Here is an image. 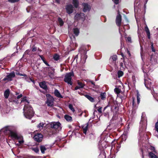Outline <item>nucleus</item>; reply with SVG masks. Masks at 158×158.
<instances>
[{
	"mask_svg": "<svg viewBox=\"0 0 158 158\" xmlns=\"http://www.w3.org/2000/svg\"><path fill=\"white\" fill-rule=\"evenodd\" d=\"M55 60H58L59 59V56L57 54H55L53 56V57Z\"/></svg>",
	"mask_w": 158,
	"mask_h": 158,
	"instance_id": "obj_34",
	"label": "nucleus"
},
{
	"mask_svg": "<svg viewBox=\"0 0 158 158\" xmlns=\"http://www.w3.org/2000/svg\"><path fill=\"white\" fill-rule=\"evenodd\" d=\"M73 76L74 74L73 72L67 73L65 76L64 81L67 83L68 85H72L73 84L71 81L72 77Z\"/></svg>",
	"mask_w": 158,
	"mask_h": 158,
	"instance_id": "obj_4",
	"label": "nucleus"
},
{
	"mask_svg": "<svg viewBox=\"0 0 158 158\" xmlns=\"http://www.w3.org/2000/svg\"><path fill=\"white\" fill-rule=\"evenodd\" d=\"M126 40L128 42H131V38L130 37H127V39Z\"/></svg>",
	"mask_w": 158,
	"mask_h": 158,
	"instance_id": "obj_46",
	"label": "nucleus"
},
{
	"mask_svg": "<svg viewBox=\"0 0 158 158\" xmlns=\"http://www.w3.org/2000/svg\"><path fill=\"white\" fill-rule=\"evenodd\" d=\"M155 129L158 133V120L157 122L156 123L155 126Z\"/></svg>",
	"mask_w": 158,
	"mask_h": 158,
	"instance_id": "obj_37",
	"label": "nucleus"
},
{
	"mask_svg": "<svg viewBox=\"0 0 158 158\" xmlns=\"http://www.w3.org/2000/svg\"><path fill=\"white\" fill-rule=\"evenodd\" d=\"M117 59V56L116 55H113L112 56H111L110 59V61H113V63L114 64L115 63L114 62Z\"/></svg>",
	"mask_w": 158,
	"mask_h": 158,
	"instance_id": "obj_20",
	"label": "nucleus"
},
{
	"mask_svg": "<svg viewBox=\"0 0 158 158\" xmlns=\"http://www.w3.org/2000/svg\"><path fill=\"white\" fill-rule=\"evenodd\" d=\"M83 11L85 12L89 11L91 9V6L87 3H83L82 4Z\"/></svg>",
	"mask_w": 158,
	"mask_h": 158,
	"instance_id": "obj_9",
	"label": "nucleus"
},
{
	"mask_svg": "<svg viewBox=\"0 0 158 158\" xmlns=\"http://www.w3.org/2000/svg\"><path fill=\"white\" fill-rule=\"evenodd\" d=\"M65 119L68 121L71 122L72 121V118L68 115H65L64 116Z\"/></svg>",
	"mask_w": 158,
	"mask_h": 158,
	"instance_id": "obj_22",
	"label": "nucleus"
},
{
	"mask_svg": "<svg viewBox=\"0 0 158 158\" xmlns=\"http://www.w3.org/2000/svg\"><path fill=\"white\" fill-rule=\"evenodd\" d=\"M135 99L134 98H133V100H132V106L134 107L135 106Z\"/></svg>",
	"mask_w": 158,
	"mask_h": 158,
	"instance_id": "obj_47",
	"label": "nucleus"
},
{
	"mask_svg": "<svg viewBox=\"0 0 158 158\" xmlns=\"http://www.w3.org/2000/svg\"><path fill=\"white\" fill-rule=\"evenodd\" d=\"M81 88L78 85L76 86L75 88V90H77L78 89H79Z\"/></svg>",
	"mask_w": 158,
	"mask_h": 158,
	"instance_id": "obj_52",
	"label": "nucleus"
},
{
	"mask_svg": "<svg viewBox=\"0 0 158 158\" xmlns=\"http://www.w3.org/2000/svg\"><path fill=\"white\" fill-rule=\"evenodd\" d=\"M2 130L5 134L8 135L12 138L18 139L19 144H21L23 143V137L18 134L15 127L12 126H6L4 127Z\"/></svg>",
	"mask_w": 158,
	"mask_h": 158,
	"instance_id": "obj_1",
	"label": "nucleus"
},
{
	"mask_svg": "<svg viewBox=\"0 0 158 158\" xmlns=\"http://www.w3.org/2000/svg\"><path fill=\"white\" fill-rule=\"evenodd\" d=\"M123 72L120 70H119L118 72V78L120 77L123 76Z\"/></svg>",
	"mask_w": 158,
	"mask_h": 158,
	"instance_id": "obj_32",
	"label": "nucleus"
},
{
	"mask_svg": "<svg viewBox=\"0 0 158 158\" xmlns=\"http://www.w3.org/2000/svg\"><path fill=\"white\" fill-rule=\"evenodd\" d=\"M36 50V48L35 47H33L32 49V51L33 52L35 51Z\"/></svg>",
	"mask_w": 158,
	"mask_h": 158,
	"instance_id": "obj_53",
	"label": "nucleus"
},
{
	"mask_svg": "<svg viewBox=\"0 0 158 158\" xmlns=\"http://www.w3.org/2000/svg\"><path fill=\"white\" fill-rule=\"evenodd\" d=\"M27 97L22 98L21 102L24 103V106L23 109L24 115L26 118L31 119L34 116V112L32 107L29 105V102L27 100Z\"/></svg>",
	"mask_w": 158,
	"mask_h": 158,
	"instance_id": "obj_2",
	"label": "nucleus"
},
{
	"mask_svg": "<svg viewBox=\"0 0 158 158\" xmlns=\"http://www.w3.org/2000/svg\"><path fill=\"white\" fill-rule=\"evenodd\" d=\"M39 85L41 88L44 89L45 90H46L47 89V86L46 85L45 81L40 82L39 83Z\"/></svg>",
	"mask_w": 158,
	"mask_h": 158,
	"instance_id": "obj_16",
	"label": "nucleus"
},
{
	"mask_svg": "<svg viewBox=\"0 0 158 158\" xmlns=\"http://www.w3.org/2000/svg\"><path fill=\"white\" fill-rule=\"evenodd\" d=\"M147 119L144 113H143L141 116V118L140 122L139 131L142 132L145 131L147 125Z\"/></svg>",
	"mask_w": 158,
	"mask_h": 158,
	"instance_id": "obj_3",
	"label": "nucleus"
},
{
	"mask_svg": "<svg viewBox=\"0 0 158 158\" xmlns=\"http://www.w3.org/2000/svg\"><path fill=\"white\" fill-rule=\"evenodd\" d=\"M51 128L59 131L61 129V124L59 122H52L50 123Z\"/></svg>",
	"mask_w": 158,
	"mask_h": 158,
	"instance_id": "obj_6",
	"label": "nucleus"
},
{
	"mask_svg": "<svg viewBox=\"0 0 158 158\" xmlns=\"http://www.w3.org/2000/svg\"><path fill=\"white\" fill-rule=\"evenodd\" d=\"M56 2L58 3H59L60 2V0H55Z\"/></svg>",
	"mask_w": 158,
	"mask_h": 158,
	"instance_id": "obj_56",
	"label": "nucleus"
},
{
	"mask_svg": "<svg viewBox=\"0 0 158 158\" xmlns=\"http://www.w3.org/2000/svg\"><path fill=\"white\" fill-rule=\"evenodd\" d=\"M105 154V153L103 152L101 153L99 156V158H100L101 157H102L103 158H105L106 156Z\"/></svg>",
	"mask_w": 158,
	"mask_h": 158,
	"instance_id": "obj_41",
	"label": "nucleus"
},
{
	"mask_svg": "<svg viewBox=\"0 0 158 158\" xmlns=\"http://www.w3.org/2000/svg\"><path fill=\"white\" fill-rule=\"evenodd\" d=\"M58 20L60 25L61 26H63L64 24V22L62 19L59 17L58 18Z\"/></svg>",
	"mask_w": 158,
	"mask_h": 158,
	"instance_id": "obj_28",
	"label": "nucleus"
},
{
	"mask_svg": "<svg viewBox=\"0 0 158 158\" xmlns=\"http://www.w3.org/2000/svg\"><path fill=\"white\" fill-rule=\"evenodd\" d=\"M15 76L14 72L10 73L8 75H7L6 77L4 78V80H7L8 81H10L12 80V78L14 77Z\"/></svg>",
	"mask_w": 158,
	"mask_h": 158,
	"instance_id": "obj_14",
	"label": "nucleus"
},
{
	"mask_svg": "<svg viewBox=\"0 0 158 158\" xmlns=\"http://www.w3.org/2000/svg\"><path fill=\"white\" fill-rule=\"evenodd\" d=\"M43 62L47 66H49V64L47 63V62L45 60H43Z\"/></svg>",
	"mask_w": 158,
	"mask_h": 158,
	"instance_id": "obj_51",
	"label": "nucleus"
},
{
	"mask_svg": "<svg viewBox=\"0 0 158 158\" xmlns=\"http://www.w3.org/2000/svg\"><path fill=\"white\" fill-rule=\"evenodd\" d=\"M67 13L70 14L73 12V6L71 4L67 5L65 8Z\"/></svg>",
	"mask_w": 158,
	"mask_h": 158,
	"instance_id": "obj_12",
	"label": "nucleus"
},
{
	"mask_svg": "<svg viewBox=\"0 0 158 158\" xmlns=\"http://www.w3.org/2000/svg\"><path fill=\"white\" fill-rule=\"evenodd\" d=\"M107 106H106V107H105L104 108V110H105V109L107 108Z\"/></svg>",
	"mask_w": 158,
	"mask_h": 158,
	"instance_id": "obj_58",
	"label": "nucleus"
},
{
	"mask_svg": "<svg viewBox=\"0 0 158 158\" xmlns=\"http://www.w3.org/2000/svg\"><path fill=\"white\" fill-rule=\"evenodd\" d=\"M102 107H100L98 109V111L99 113H102Z\"/></svg>",
	"mask_w": 158,
	"mask_h": 158,
	"instance_id": "obj_48",
	"label": "nucleus"
},
{
	"mask_svg": "<svg viewBox=\"0 0 158 158\" xmlns=\"http://www.w3.org/2000/svg\"><path fill=\"white\" fill-rule=\"evenodd\" d=\"M119 33L121 34V33H120V28H119Z\"/></svg>",
	"mask_w": 158,
	"mask_h": 158,
	"instance_id": "obj_61",
	"label": "nucleus"
},
{
	"mask_svg": "<svg viewBox=\"0 0 158 158\" xmlns=\"http://www.w3.org/2000/svg\"><path fill=\"white\" fill-rule=\"evenodd\" d=\"M114 3L116 4H117L118 3L119 0H113Z\"/></svg>",
	"mask_w": 158,
	"mask_h": 158,
	"instance_id": "obj_49",
	"label": "nucleus"
},
{
	"mask_svg": "<svg viewBox=\"0 0 158 158\" xmlns=\"http://www.w3.org/2000/svg\"><path fill=\"white\" fill-rule=\"evenodd\" d=\"M114 148H115V146H114ZM114 149H113V146H112V147H111V149H110L111 152H112V151H113V150H114Z\"/></svg>",
	"mask_w": 158,
	"mask_h": 158,
	"instance_id": "obj_55",
	"label": "nucleus"
},
{
	"mask_svg": "<svg viewBox=\"0 0 158 158\" xmlns=\"http://www.w3.org/2000/svg\"><path fill=\"white\" fill-rule=\"evenodd\" d=\"M18 94H19V93H16V95H18Z\"/></svg>",
	"mask_w": 158,
	"mask_h": 158,
	"instance_id": "obj_62",
	"label": "nucleus"
},
{
	"mask_svg": "<svg viewBox=\"0 0 158 158\" xmlns=\"http://www.w3.org/2000/svg\"><path fill=\"white\" fill-rule=\"evenodd\" d=\"M19 0H8V1L11 3H15L19 1Z\"/></svg>",
	"mask_w": 158,
	"mask_h": 158,
	"instance_id": "obj_40",
	"label": "nucleus"
},
{
	"mask_svg": "<svg viewBox=\"0 0 158 158\" xmlns=\"http://www.w3.org/2000/svg\"><path fill=\"white\" fill-rule=\"evenodd\" d=\"M80 52L81 54V61L82 63H85L87 58L86 51V49H83L80 50Z\"/></svg>",
	"mask_w": 158,
	"mask_h": 158,
	"instance_id": "obj_5",
	"label": "nucleus"
},
{
	"mask_svg": "<svg viewBox=\"0 0 158 158\" xmlns=\"http://www.w3.org/2000/svg\"><path fill=\"white\" fill-rule=\"evenodd\" d=\"M116 25L119 27L121 25V16L119 13V12H118V15L117 16L116 19Z\"/></svg>",
	"mask_w": 158,
	"mask_h": 158,
	"instance_id": "obj_13",
	"label": "nucleus"
},
{
	"mask_svg": "<svg viewBox=\"0 0 158 158\" xmlns=\"http://www.w3.org/2000/svg\"><path fill=\"white\" fill-rule=\"evenodd\" d=\"M47 99L46 103L48 106L52 107L53 106L54 99L50 94L47 95Z\"/></svg>",
	"mask_w": 158,
	"mask_h": 158,
	"instance_id": "obj_7",
	"label": "nucleus"
},
{
	"mask_svg": "<svg viewBox=\"0 0 158 158\" xmlns=\"http://www.w3.org/2000/svg\"><path fill=\"white\" fill-rule=\"evenodd\" d=\"M152 94L153 95L154 97H155L154 94L156 93V94H157V95L158 94V92H156L155 90H153V92H152Z\"/></svg>",
	"mask_w": 158,
	"mask_h": 158,
	"instance_id": "obj_45",
	"label": "nucleus"
},
{
	"mask_svg": "<svg viewBox=\"0 0 158 158\" xmlns=\"http://www.w3.org/2000/svg\"><path fill=\"white\" fill-rule=\"evenodd\" d=\"M151 61L152 60V57H151V60H150Z\"/></svg>",
	"mask_w": 158,
	"mask_h": 158,
	"instance_id": "obj_63",
	"label": "nucleus"
},
{
	"mask_svg": "<svg viewBox=\"0 0 158 158\" xmlns=\"http://www.w3.org/2000/svg\"><path fill=\"white\" fill-rule=\"evenodd\" d=\"M85 96L91 102H94V98L92 97H91L90 96L88 95H86Z\"/></svg>",
	"mask_w": 158,
	"mask_h": 158,
	"instance_id": "obj_29",
	"label": "nucleus"
},
{
	"mask_svg": "<svg viewBox=\"0 0 158 158\" xmlns=\"http://www.w3.org/2000/svg\"><path fill=\"white\" fill-rule=\"evenodd\" d=\"M44 124L43 123H40L37 125V127L40 129H42L43 127Z\"/></svg>",
	"mask_w": 158,
	"mask_h": 158,
	"instance_id": "obj_33",
	"label": "nucleus"
},
{
	"mask_svg": "<svg viewBox=\"0 0 158 158\" xmlns=\"http://www.w3.org/2000/svg\"><path fill=\"white\" fill-rule=\"evenodd\" d=\"M43 137V136L42 134L37 133L35 134V136L33 137V138L35 141L38 142H40L42 140Z\"/></svg>",
	"mask_w": 158,
	"mask_h": 158,
	"instance_id": "obj_8",
	"label": "nucleus"
},
{
	"mask_svg": "<svg viewBox=\"0 0 158 158\" xmlns=\"http://www.w3.org/2000/svg\"><path fill=\"white\" fill-rule=\"evenodd\" d=\"M48 75L51 78H53L54 76V72L53 71V72L52 73H48Z\"/></svg>",
	"mask_w": 158,
	"mask_h": 158,
	"instance_id": "obj_38",
	"label": "nucleus"
},
{
	"mask_svg": "<svg viewBox=\"0 0 158 158\" xmlns=\"http://www.w3.org/2000/svg\"><path fill=\"white\" fill-rule=\"evenodd\" d=\"M88 124L86 123L83 125L82 126V128L83 130V133L85 135L86 134L87 131L88 130Z\"/></svg>",
	"mask_w": 158,
	"mask_h": 158,
	"instance_id": "obj_15",
	"label": "nucleus"
},
{
	"mask_svg": "<svg viewBox=\"0 0 158 158\" xmlns=\"http://www.w3.org/2000/svg\"><path fill=\"white\" fill-rule=\"evenodd\" d=\"M85 17V15L84 13H80L79 14L77 13L74 17V19L75 20L78 21L81 19H84Z\"/></svg>",
	"mask_w": 158,
	"mask_h": 158,
	"instance_id": "obj_11",
	"label": "nucleus"
},
{
	"mask_svg": "<svg viewBox=\"0 0 158 158\" xmlns=\"http://www.w3.org/2000/svg\"><path fill=\"white\" fill-rule=\"evenodd\" d=\"M73 32L75 35L77 36L79 34V29L77 28H75L73 29Z\"/></svg>",
	"mask_w": 158,
	"mask_h": 158,
	"instance_id": "obj_24",
	"label": "nucleus"
},
{
	"mask_svg": "<svg viewBox=\"0 0 158 158\" xmlns=\"http://www.w3.org/2000/svg\"><path fill=\"white\" fill-rule=\"evenodd\" d=\"M40 149L42 153H44V151L46 150V149L45 146L42 145L40 146Z\"/></svg>",
	"mask_w": 158,
	"mask_h": 158,
	"instance_id": "obj_27",
	"label": "nucleus"
},
{
	"mask_svg": "<svg viewBox=\"0 0 158 158\" xmlns=\"http://www.w3.org/2000/svg\"><path fill=\"white\" fill-rule=\"evenodd\" d=\"M19 75L21 76H24V77H25V79H27H27H28V77H27V75H26V74H21V73H19ZM29 79L31 81H32V82H33V81H32V80L31 79V78H29Z\"/></svg>",
	"mask_w": 158,
	"mask_h": 158,
	"instance_id": "obj_35",
	"label": "nucleus"
},
{
	"mask_svg": "<svg viewBox=\"0 0 158 158\" xmlns=\"http://www.w3.org/2000/svg\"><path fill=\"white\" fill-rule=\"evenodd\" d=\"M139 0H135L134 3V9L135 10L138 8V6L139 5V3H138V2Z\"/></svg>",
	"mask_w": 158,
	"mask_h": 158,
	"instance_id": "obj_25",
	"label": "nucleus"
},
{
	"mask_svg": "<svg viewBox=\"0 0 158 158\" xmlns=\"http://www.w3.org/2000/svg\"><path fill=\"white\" fill-rule=\"evenodd\" d=\"M32 150L36 153H38L39 151V149L37 147L33 148L32 149Z\"/></svg>",
	"mask_w": 158,
	"mask_h": 158,
	"instance_id": "obj_42",
	"label": "nucleus"
},
{
	"mask_svg": "<svg viewBox=\"0 0 158 158\" xmlns=\"http://www.w3.org/2000/svg\"><path fill=\"white\" fill-rule=\"evenodd\" d=\"M151 48H152V51L154 52H155V49L154 47H153V44L152 43H151Z\"/></svg>",
	"mask_w": 158,
	"mask_h": 158,
	"instance_id": "obj_44",
	"label": "nucleus"
},
{
	"mask_svg": "<svg viewBox=\"0 0 158 158\" xmlns=\"http://www.w3.org/2000/svg\"><path fill=\"white\" fill-rule=\"evenodd\" d=\"M127 52L128 53L129 55V56H130V55H131V54H130V53L129 52V51H127Z\"/></svg>",
	"mask_w": 158,
	"mask_h": 158,
	"instance_id": "obj_59",
	"label": "nucleus"
},
{
	"mask_svg": "<svg viewBox=\"0 0 158 158\" xmlns=\"http://www.w3.org/2000/svg\"><path fill=\"white\" fill-rule=\"evenodd\" d=\"M114 91L117 94H118L120 92L121 90L118 88H115L114 89Z\"/></svg>",
	"mask_w": 158,
	"mask_h": 158,
	"instance_id": "obj_43",
	"label": "nucleus"
},
{
	"mask_svg": "<svg viewBox=\"0 0 158 158\" xmlns=\"http://www.w3.org/2000/svg\"><path fill=\"white\" fill-rule=\"evenodd\" d=\"M140 94L139 93V92L137 91V103L138 104H139L140 102Z\"/></svg>",
	"mask_w": 158,
	"mask_h": 158,
	"instance_id": "obj_26",
	"label": "nucleus"
},
{
	"mask_svg": "<svg viewBox=\"0 0 158 158\" xmlns=\"http://www.w3.org/2000/svg\"><path fill=\"white\" fill-rule=\"evenodd\" d=\"M145 30L148 39H150V32L147 26L145 27Z\"/></svg>",
	"mask_w": 158,
	"mask_h": 158,
	"instance_id": "obj_23",
	"label": "nucleus"
},
{
	"mask_svg": "<svg viewBox=\"0 0 158 158\" xmlns=\"http://www.w3.org/2000/svg\"><path fill=\"white\" fill-rule=\"evenodd\" d=\"M91 83L93 85H94V83L93 82L91 81Z\"/></svg>",
	"mask_w": 158,
	"mask_h": 158,
	"instance_id": "obj_60",
	"label": "nucleus"
},
{
	"mask_svg": "<svg viewBox=\"0 0 158 158\" xmlns=\"http://www.w3.org/2000/svg\"><path fill=\"white\" fill-rule=\"evenodd\" d=\"M39 56L41 58V59L43 61V60H45L44 59V58L41 55H39Z\"/></svg>",
	"mask_w": 158,
	"mask_h": 158,
	"instance_id": "obj_54",
	"label": "nucleus"
},
{
	"mask_svg": "<svg viewBox=\"0 0 158 158\" xmlns=\"http://www.w3.org/2000/svg\"><path fill=\"white\" fill-rule=\"evenodd\" d=\"M69 108L73 112H74L75 111V110L72 105L70 104L69 105Z\"/></svg>",
	"mask_w": 158,
	"mask_h": 158,
	"instance_id": "obj_36",
	"label": "nucleus"
},
{
	"mask_svg": "<svg viewBox=\"0 0 158 158\" xmlns=\"http://www.w3.org/2000/svg\"><path fill=\"white\" fill-rule=\"evenodd\" d=\"M106 93H102L100 94V97L102 100H104L106 98Z\"/></svg>",
	"mask_w": 158,
	"mask_h": 158,
	"instance_id": "obj_31",
	"label": "nucleus"
},
{
	"mask_svg": "<svg viewBox=\"0 0 158 158\" xmlns=\"http://www.w3.org/2000/svg\"><path fill=\"white\" fill-rule=\"evenodd\" d=\"M54 94L57 97L59 98H62V95H61L60 94L57 89H56L55 90Z\"/></svg>",
	"mask_w": 158,
	"mask_h": 158,
	"instance_id": "obj_18",
	"label": "nucleus"
},
{
	"mask_svg": "<svg viewBox=\"0 0 158 158\" xmlns=\"http://www.w3.org/2000/svg\"><path fill=\"white\" fill-rule=\"evenodd\" d=\"M77 83L78 85L79 86H80V87L81 88H83L85 85L84 84H83L82 82H80L79 81H77Z\"/></svg>",
	"mask_w": 158,
	"mask_h": 158,
	"instance_id": "obj_30",
	"label": "nucleus"
},
{
	"mask_svg": "<svg viewBox=\"0 0 158 158\" xmlns=\"http://www.w3.org/2000/svg\"><path fill=\"white\" fill-rule=\"evenodd\" d=\"M82 113L81 114H80V116H81L82 115Z\"/></svg>",
	"mask_w": 158,
	"mask_h": 158,
	"instance_id": "obj_64",
	"label": "nucleus"
},
{
	"mask_svg": "<svg viewBox=\"0 0 158 158\" xmlns=\"http://www.w3.org/2000/svg\"><path fill=\"white\" fill-rule=\"evenodd\" d=\"M122 139L124 140H125L127 138V136L125 134V133L122 136Z\"/></svg>",
	"mask_w": 158,
	"mask_h": 158,
	"instance_id": "obj_39",
	"label": "nucleus"
},
{
	"mask_svg": "<svg viewBox=\"0 0 158 158\" xmlns=\"http://www.w3.org/2000/svg\"><path fill=\"white\" fill-rule=\"evenodd\" d=\"M73 4L76 8H78L79 5L78 0H73Z\"/></svg>",
	"mask_w": 158,
	"mask_h": 158,
	"instance_id": "obj_19",
	"label": "nucleus"
},
{
	"mask_svg": "<svg viewBox=\"0 0 158 158\" xmlns=\"http://www.w3.org/2000/svg\"><path fill=\"white\" fill-rule=\"evenodd\" d=\"M28 50H27L25 52V54H28Z\"/></svg>",
	"mask_w": 158,
	"mask_h": 158,
	"instance_id": "obj_57",
	"label": "nucleus"
},
{
	"mask_svg": "<svg viewBox=\"0 0 158 158\" xmlns=\"http://www.w3.org/2000/svg\"><path fill=\"white\" fill-rule=\"evenodd\" d=\"M144 84L146 87L149 89L151 88V82L149 78H147L144 79Z\"/></svg>",
	"mask_w": 158,
	"mask_h": 158,
	"instance_id": "obj_10",
	"label": "nucleus"
},
{
	"mask_svg": "<svg viewBox=\"0 0 158 158\" xmlns=\"http://www.w3.org/2000/svg\"><path fill=\"white\" fill-rule=\"evenodd\" d=\"M10 94V89H7L6 90L4 93V95L5 98L6 99L8 98Z\"/></svg>",
	"mask_w": 158,
	"mask_h": 158,
	"instance_id": "obj_17",
	"label": "nucleus"
},
{
	"mask_svg": "<svg viewBox=\"0 0 158 158\" xmlns=\"http://www.w3.org/2000/svg\"><path fill=\"white\" fill-rule=\"evenodd\" d=\"M149 156L150 158H158L157 156L152 152L149 153Z\"/></svg>",
	"mask_w": 158,
	"mask_h": 158,
	"instance_id": "obj_21",
	"label": "nucleus"
},
{
	"mask_svg": "<svg viewBox=\"0 0 158 158\" xmlns=\"http://www.w3.org/2000/svg\"><path fill=\"white\" fill-rule=\"evenodd\" d=\"M22 97V94H20V95H18L17 97V98L18 99H19L21 97Z\"/></svg>",
	"mask_w": 158,
	"mask_h": 158,
	"instance_id": "obj_50",
	"label": "nucleus"
}]
</instances>
